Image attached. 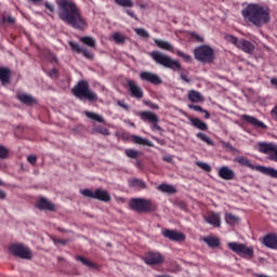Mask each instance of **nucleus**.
Wrapping results in <instances>:
<instances>
[{"mask_svg":"<svg viewBox=\"0 0 277 277\" xmlns=\"http://www.w3.org/2000/svg\"><path fill=\"white\" fill-rule=\"evenodd\" d=\"M181 79L186 82V83H190L192 79L188 78L184 72H180Z\"/></svg>","mask_w":277,"mask_h":277,"instance_id":"obj_55","label":"nucleus"},{"mask_svg":"<svg viewBox=\"0 0 277 277\" xmlns=\"http://www.w3.org/2000/svg\"><path fill=\"white\" fill-rule=\"evenodd\" d=\"M235 162L240 164V167H247L251 170H255L266 176H271L273 179H277V170L272 167H264V166H254L251 163L250 159L245 156H238L235 158Z\"/></svg>","mask_w":277,"mask_h":277,"instance_id":"obj_4","label":"nucleus"},{"mask_svg":"<svg viewBox=\"0 0 277 277\" xmlns=\"http://www.w3.org/2000/svg\"><path fill=\"white\" fill-rule=\"evenodd\" d=\"M226 41L236 47V49L245 52L246 54H252L255 51V45L249 40L238 39L236 36L226 35Z\"/></svg>","mask_w":277,"mask_h":277,"instance_id":"obj_7","label":"nucleus"},{"mask_svg":"<svg viewBox=\"0 0 277 277\" xmlns=\"http://www.w3.org/2000/svg\"><path fill=\"white\" fill-rule=\"evenodd\" d=\"M56 4L58 5V17L61 21L75 29H87L88 24L72 0H56Z\"/></svg>","mask_w":277,"mask_h":277,"instance_id":"obj_1","label":"nucleus"},{"mask_svg":"<svg viewBox=\"0 0 277 277\" xmlns=\"http://www.w3.org/2000/svg\"><path fill=\"white\" fill-rule=\"evenodd\" d=\"M225 220H226L227 224H229V225H235L240 222V217L233 213H226Z\"/></svg>","mask_w":277,"mask_h":277,"instance_id":"obj_36","label":"nucleus"},{"mask_svg":"<svg viewBox=\"0 0 277 277\" xmlns=\"http://www.w3.org/2000/svg\"><path fill=\"white\" fill-rule=\"evenodd\" d=\"M195 58L203 64H211L214 61V50L210 45H200L194 51Z\"/></svg>","mask_w":277,"mask_h":277,"instance_id":"obj_8","label":"nucleus"},{"mask_svg":"<svg viewBox=\"0 0 277 277\" xmlns=\"http://www.w3.org/2000/svg\"><path fill=\"white\" fill-rule=\"evenodd\" d=\"M127 84L129 88V92L131 93V96L136 100H142L144 96V91L140 84L136 83V81L132 79H127Z\"/></svg>","mask_w":277,"mask_h":277,"instance_id":"obj_13","label":"nucleus"},{"mask_svg":"<svg viewBox=\"0 0 277 277\" xmlns=\"http://www.w3.org/2000/svg\"><path fill=\"white\" fill-rule=\"evenodd\" d=\"M242 18L245 22L260 28L271 23V10L268 6L259 3H249L242 9Z\"/></svg>","mask_w":277,"mask_h":277,"instance_id":"obj_2","label":"nucleus"},{"mask_svg":"<svg viewBox=\"0 0 277 277\" xmlns=\"http://www.w3.org/2000/svg\"><path fill=\"white\" fill-rule=\"evenodd\" d=\"M203 241L210 247V248H217L220 247V238L215 237V236H207L203 238Z\"/></svg>","mask_w":277,"mask_h":277,"instance_id":"obj_30","label":"nucleus"},{"mask_svg":"<svg viewBox=\"0 0 277 277\" xmlns=\"http://www.w3.org/2000/svg\"><path fill=\"white\" fill-rule=\"evenodd\" d=\"M126 155L128 158L136 159L138 156H141V153L133 148L126 149Z\"/></svg>","mask_w":277,"mask_h":277,"instance_id":"obj_40","label":"nucleus"},{"mask_svg":"<svg viewBox=\"0 0 277 277\" xmlns=\"http://www.w3.org/2000/svg\"><path fill=\"white\" fill-rule=\"evenodd\" d=\"M192 124L200 131H207L208 124L198 118H190Z\"/></svg>","mask_w":277,"mask_h":277,"instance_id":"obj_33","label":"nucleus"},{"mask_svg":"<svg viewBox=\"0 0 277 277\" xmlns=\"http://www.w3.org/2000/svg\"><path fill=\"white\" fill-rule=\"evenodd\" d=\"M3 21L5 23H8L9 25H13L15 23V17L14 16H11V15H8V16H4L3 17Z\"/></svg>","mask_w":277,"mask_h":277,"instance_id":"obj_48","label":"nucleus"},{"mask_svg":"<svg viewBox=\"0 0 277 277\" xmlns=\"http://www.w3.org/2000/svg\"><path fill=\"white\" fill-rule=\"evenodd\" d=\"M140 78L142 81L148 82L153 85L162 84V79L160 78V76L153 71H141Z\"/></svg>","mask_w":277,"mask_h":277,"instance_id":"obj_12","label":"nucleus"},{"mask_svg":"<svg viewBox=\"0 0 277 277\" xmlns=\"http://www.w3.org/2000/svg\"><path fill=\"white\" fill-rule=\"evenodd\" d=\"M188 100L192 102V103H195V104H199V103H202L205 102V97L202 96V94L197 91V90H190L188 92Z\"/></svg>","mask_w":277,"mask_h":277,"instance_id":"obj_25","label":"nucleus"},{"mask_svg":"<svg viewBox=\"0 0 277 277\" xmlns=\"http://www.w3.org/2000/svg\"><path fill=\"white\" fill-rule=\"evenodd\" d=\"M130 207L132 210L138 213H148L156 211V205L151 199L146 198H133L130 201Z\"/></svg>","mask_w":277,"mask_h":277,"instance_id":"obj_5","label":"nucleus"},{"mask_svg":"<svg viewBox=\"0 0 277 277\" xmlns=\"http://www.w3.org/2000/svg\"><path fill=\"white\" fill-rule=\"evenodd\" d=\"M155 277H172V276L164 274V275H156Z\"/></svg>","mask_w":277,"mask_h":277,"instance_id":"obj_63","label":"nucleus"},{"mask_svg":"<svg viewBox=\"0 0 277 277\" xmlns=\"http://www.w3.org/2000/svg\"><path fill=\"white\" fill-rule=\"evenodd\" d=\"M262 245H264V247L272 249V250H276L277 249V235L274 233H268L264 236V238L262 239Z\"/></svg>","mask_w":277,"mask_h":277,"instance_id":"obj_18","label":"nucleus"},{"mask_svg":"<svg viewBox=\"0 0 277 277\" xmlns=\"http://www.w3.org/2000/svg\"><path fill=\"white\" fill-rule=\"evenodd\" d=\"M219 176L224 181H233L236 177V173L228 166H223L219 170Z\"/></svg>","mask_w":277,"mask_h":277,"instance_id":"obj_20","label":"nucleus"},{"mask_svg":"<svg viewBox=\"0 0 277 277\" xmlns=\"http://www.w3.org/2000/svg\"><path fill=\"white\" fill-rule=\"evenodd\" d=\"M126 12H127V14H128L131 18H133V19H135V21H138L137 16L135 15V13H134L132 10H127Z\"/></svg>","mask_w":277,"mask_h":277,"instance_id":"obj_56","label":"nucleus"},{"mask_svg":"<svg viewBox=\"0 0 277 277\" xmlns=\"http://www.w3.org/2000/svg\"><path fill=\"white\" fill-rule=\"evenodd\" d=\"M16 97L22 104H25L27 106H32L37 104V100L28 93H18Z\"/></svg>","mask_w":277,"mask_h":277,"instance_id":"obj_23","label":"nucleus"},{"mask_svg":"<svg viewBox=\"0 0 277 277\" xmlns=\"http://www.w3.org/2000/svg\"><path fill=\"white\" fill-rule=\"evenodd\" d=\"M258 151L269 155L275 154V160L277 161V145L274 143H258Z\"/></svg>","mask_w":277,"mask_h":277,"instance_id":"obj_15","label":"nucleus"},{"mask_svg":"<svg viewBox=\"0 0 277 277\" xmlns=\"http://www.w3.org/2000/svg\"><path fill=\"white\" fill-rule=\"evenodd\" d=\"M113 40L117 43V44H124L127 41V37L121 35L120 32H116L113 35Z\"/></svg>","mask_w":277,"mask_h":277,"instance_id":"obj_39","label":"nucleus"},{"mask_svg":"<svg viewBox=\"0 0 277 277\" xmlns=\"http://www.w3.org/2000/svg\"><path fill=\"white\" fill-rule=\"evenodd\" d=\"M77 260L80 261L83 265L88 266L89 268L97 269L98 266L94 262L90 261L89 259L78 255Z\"/></svg>","mask_w":277,"mask_h":277,"instance_id":"obj_34","label":"nucleus"},{"mask_svg":"<svg viewBox=\"0 0 277 277\" xmlns=\"http://www.w3.org/2000/svg\"><path fill=\"white\" fill-rule=\"evenodd\" d=\"M118 106L123 108L124 110H129L130 106L121 101H118Z\"/></svg>","mask_w":277,"mask_h":277,"instance_id":"obj_57","label":"nucleus"},{"mask_svg":"<svg viewBox=\"0 0 277 277\" xmlns=\"http://www.w3.org/2000/svg\"><path fill=\"white\" fill-rule=\"evenodd\" d=\"M27 161L31 164V166H35L36 162H37V156L36 155H29L27 157Z\"/></svg>","mask_w":277,"mask_h":277,"instance_id":"obj_49","label":"nucleus"},{"mask_svg":"<svg viewBox=\"0 0 277 277\" xmlns=\"http://www.w3.org/2000/svg\"><path fill=\"white\" fill-rule=\"evenodd\" d=\"M134 31L136 32V35L143 39H148L149 38V34L146 29L144 28H134Z\"/></svg>","mask_w":277,"mask_h":277,"instance_id":"obj_43","label":"nucleus"},{"mask_svg":"<svg viewBox=\"0 0 277 277\" xmlns=\"http://www.w3.org/2000/svg\"><path fill=\"white\" fill-rule=\"evenodd\" d=\"M228 248L238 255L249 258V260L254 256V249L252 247H248L246 243L232 241L228 242Z\"/></svg>","mask_w":277,"mask_h":277,"instance_id":"obj_11","label":"nucleus"},{"mask_svg":"<svg viewBox=\"0 0 277 277\" xmlns=\"http://www.w3.org/2000/svg\"><path fill=\"white\" fill-rule=\"evenodd\" d=\"M9 157V149L0 144V159L5 160Z\"/></svg>","mask_w":277,"mask_h":277,"instance_id":"obj_44","label":"nucleus"},{"mask_svg":"<svg viewBox=\"0 0 277 277\" xmlns=\"http://www.w3.org/2000/svg\"><path fill=\"white\" fill-rule=\"evenodd\" d=\"M197 137H198L199 140H201L202 142L207 143L209 146H214V142H213L212 138H211L209 135H207L206 133L199 132V133H197Z\"/></svg>","mask_w":277,"mask_h":277,"instance_id":"obj_38","label":"nucleus"},{"mask_svg":"<svg viewBox=\"0 0 277 277\" xmlns=\"http://www.w3.org/2000/svg\"><path fill=\"white\" fill-rule=\"evenodd\" d=\"M241 119L242 121L255 127V128H260L262 130H266L267 129V126L259 120L258 118H255L254 116H250V115H242L241 116Z\"/></svg>","mask_w":277,"mask_h":277,"instance_id":"obj_19","label":"nucleus"},{"mask_svg":"<svg viewBox=\"0 0 277 277\" xmlns=\"http://www.w3.org/2000/svg\"><path fill=\"white\" fill-rule=\"evenodd\" d=\"M140 117H141L142 121H144V122L154 123V122L160 121L159 117L150 110L141 111Z\"/></svg>","mask_w":277,"mask_h":277,"instance_id":"obj_22","label":"nucleus"},{"mask_svg":"<svg viewBox=\"0 0 277 277\" xmlns=\"http://www.w3.org/2000/svg\"><path fill=\"white\" fill-rule=\"evenodd\" d=\"M158 190L163 193V194H169V195H173V194H176L177 193V189L171 185V184H160L158 186Z\"/></svg>","mask_w":277,"mask_h":277,"instance_id":"obj_27","label":"nucleus"},{"mask_svg":"<svg viewBox=\"0 0 277 277\" xmlns=\"http://www.w3.org/2000/svg\"><path fill=\"white\" fill-rule=\"evenodd\" d=\"M258 277H271V276L265 275V274H258Z\"/></svg>","mask_w":277,"mask_h":277,"instance_id":"obj_64","label":"nucleus"},{"mask_svg":"<svg viewBox=\"0 0 277 277\" xmlns=\"http://www.w3.org/2000/svg\"><path fill=\"white\" fill-rule=\"evenodd\" d=\"M80 42L83 43L84 45L95 49L96 48V41L92 37H81Z\"/></svg>","mask_w":277,"mask_h":277,"instance_id":"obj_35","label":"nucleus"},{"mask_svg":"<svg viewBox=\"0 0 277 277\" xmlns=\"http://www.w3.org/2000/svg\"><path fill=\"white\" fill-rule=\"evenodd\" d=\"M273 115H275V117H277V106H275V108H273Z\"/></svg>","mask_w":277,"mask_h":277,"instance_id":"obj_62","label":"nucleus"},{"mask_svg":"<svg viewBox=\"0 0 277 277\" xmlns=\"http://www.w3.org/2000/svg\"><path fill=\"white\" fill-rule=\"evenodd\" d=\"M5 198H6L5 192L0 189V200H4Z\"/></svg>","mask_w":277,"mask_h":277,"instance_id":"obj_58","label":"nucleus"},{"mask_svg":"<svg viewBox=\"0 0 277 277\" xmlns=\"http://www.w3.org/2000/svg\"><path fill=\"white\" fill-rule=\"evenodd\" d=\"M145 104H146L150 109H155V110H158V109H159V105H158V104H154V103L150 102V101L145 102Z\"/></svg>","mask_w":277,"mask_h":277,"instance_id":"obj_51","label":"nucleus"},{"mask_svg":"<svg viewBox=\"0 0 277 277\" xmlns=\"http://www.w3.org/2000/svg\"><path fill=\"white\" fill-rule=\"evenodd\" d=\"M45 9L50 12V13H54L55 11V6L54 4L50 3V2H45Z\"/></svg>","mask_w":277,"mask_h":277,"instance_id":"obj_50","label":"nucleus"},{"mask_svg":"<svg viewBox=\"0 0 277 277\" xmlns=\"http://www.w3.org/2000/svg\"><path fill=\"white\" fill-rule=\"evenodd\" d=\"M188 108L189 109H193L197 113H202V114H206L205 118L206 119H210V114L208 110L203 109L200 105H194V104H189L188 105Z\"/></svg>","mask_w":277,"mask_h":277,"instance_id":"obj_37","label":"nucleus"},{"mask_svg":"<svg viewBox=\"0 0 277 277\" xmlns=\"http://www.w3.org/2000/svg\"><path fill=\"white\" fill-rule=\"evenodd\" d=\"M192 38L195 39L197 42H203V38L198 34L193 32Z\"/></svg>","mask_w":277,"mask_h":277,"instance_id":"obj_54","label":"nucleus"},{"mask_svg":"<svg viewBox=\"0 0 277 277\" xmlns=\"http://www.w3.org/2000/svg\"><path fill=\"white\" fill-rule=\"evenodd\" d=\"M115 2L121 8H133L134 3L132 0H115Z\"/></svg>","mask_w":277,"mask_h":277,"instance_id":"obj_41","label":"nucleus"},{"mask_svg":"<svg viewBox=\"0 0 277 277\" xmlns=\"http://www.w3.org/2000/svg\"><path fill=\"white\" fill-rule=\"evenodd\" d=\"M177 56L183 58L186 63L193 62V57L190 55L186 54L185 52L177 51Z\"/></svg>","mask_w":277,"mask_h":277,"instance_id":"obj_46","label":"nucleus"},{"mask_svg":"<svg viewBox=\"0 0 277 277\" xmlns=\"http://www.w3.org/2000/svg\"><path fill=\"white\" fill-rule=\"evenodd\" d=\"M206 222L214 227L221 226V215L219 213L212 212L206 216Z\"/></svg>","mask_w":277,"mask_h":277,"instance_id":"obj_24","label":"nucleus"},{"mask_svg":"<svg viewBox=\"0 0 277 277\" xmlns=\"http://www.w3.org/2000/svg\"><path fill=\"white\" fill-rule=\"evenodd\" d=\"M72 93L79 100H88L90 102L96 101V93L90 90V85L87 81H79L78 84L72 89Z\"/></svg>","mask_w":277,"mask_h":277,"instance_id":"obj_6","label":"nucleus"},{"mask_svg":"<svg viewBox=\"0 0 277 277\" xmlns=\"http://www.w3.org/2000/svg\"><path fill=\"white\" fill-rule=\"evenodd\" d=\"M163 261H164V256L157 251H149L146 253L144 258V262L147 265H159V264H162Z\"/></svg>","mask_w":277,"mask_h":277,"instance_id":"obj_14","label":"nucleus"},{"mask_svg":"<svg viewBox=\"0 0 277 277\" xmlns=\"http://www.w3.org/2000/svg\"><path fill=\"white\" fill-rule=\"evenodd\" d=\"M67 240L65 239H57L56 240V243H60V245H66Z\"/></svg>","mask_w":277,"mask_h":277,"instance_id":"obj_60","label":"nucleus"},{"mask_svg":"<svg viewBox=\"0 0 277 277\" xmlns=\"http://www.w3.org/2000/svg\"><path fill=\"white\" fill-rule=\"evenodd\" d=\"M222 146L230 153H238V149L228 142L222 141Z\"/></svg>","mask_w":277,"mask_h":277,"instance_id":"obj_45","label":"nucleus"},{"mask_svg":"<svg viewBox=\"0 0 277 277\" xmlns=\"http://www.w3.org/2000/svg\"><path fill=\"white\" fill-rule=\"evenodd\" d=\"M9 251L12 255L19 258L22 260H31L32 259V252L29 249V247H27L21 242L12 243L9 247Z\"/></svg>","mask_w":277,"mask_h":277,"instance_id":"obj_9","label":"nucleus"},{"mask_svg":"<svg viewBox=\"0 0 277 277\" xmlns=\"http://www.w3.org/2000/svg\"><path fill=\"white\" fill-rule=\"evenodd\" d=\"M69 45L72 50V52H76L78 54H82L87 60H93L94 54L88 50L87 48H82L79 45V43L69 41Z\"/></svg>","mask_w":277,"mask_h":277,"instance_id":"obj_17","label":"nucleus"},{"mask_svg":"<svg viewBox=\"0 0 277 277\" xmlns=\"http://www.w3.org/2000/svg\"><path fill=\"white\" fill-rule=\"evenodd\" d=\"M155 44L163 51H173V45L169 41L155 39Z\"/></svg>","mask_w":277,"mask_h":277,"instance_id":"obj_31","label":"nucleus"},{"mask_svg":"<svg viewBox=\"0 0 277 277\" xmlns=\"http://www.w3.org/2000/svg\"><path fill=\"white\" fill-rule=\"evenodd\" d=\"M84 115L87 116V118H89V119H91L93 121H96V122H100V123H105V119L100 114L85 110Z\"/></svg>","mask_w":277,"mask_h":277,"instance_id":"obj_32","label":"nucleus"},{"mask_svg":"<svg viewBox=\"0 0 277 277\" xmlns=\"http://www.w3.org/2000/svg\"><path fill=\"white\" fill-rule=\"evenodd\" d=\"M158 123H159V121L151 122L153 131H161V127Z\"/></svg>","mask_w":277,"mask_h":277,"instance_id":"obj_53","label":"nucleus"},{"mask_svg":"<svg viewBox=\"0 0 277 277\" xmlns=\"http://www.w3.org/2000/svg\"><path fill=\"white\" fill-rule=\"evenodd\" d=\"M80 194L87 198L100 200L103 202H109L111 197L110 194L102 188H97L94 192L90 188L81 189Z\"/></svg>","mask_w":277,"mask_h":277,"instance_id":"obj_10","label":"nucleus"},{"mask_svg":"<svg viewBox=\"0 0 277 277\" xmlns=\"http://www.w3.org/2000/svg\"><path fill=\"white\" fill-rule=\"evenodd\" d=\"M129 186L131 188L145 189L146 183L143 180L135 177V179L129 180Z\"/></svg>","mask_w":277,"mask_h":277,"instance_id":"obj_29","label":"nucleus"},{"mask_svg":"<svg viewBox=\"0 0 277 277\" xmlns=\"http://www.w3.org/2000/svg\"><path fill=\"white\" fill-rule=\"evenodd\" d=\"M150 57L156 62V64L164 68L171 69L173 71L182 70V64L179 61L173 60L172 57L161 53L160 51H153L150 53Z\"/></svg>","mask_w":277,"mask_h":277,"instance_id":"obj_3","label":"nucleus"},{"mask_svg":"<svg viewBox=\"0 0 277 277\" xmlns=\"http://www.w3.org/2000/svg\"><path fill=\"white\" fill-rule=\"evenodd\" d=\"M95 131L104 136H109L110 134L107 128L95 127Z\"/></svg>","mask_w":277,"mask_h":277,"instance_id":"obj_47","label":"nucleus"},{"mask_svg":"<svg viewBox=\"0 0 277 277\" xmlns=\"http://www.w3.org/2000/svg\"><path fill=\"white\" fill-rule=\"evenodd\" d=\"M132 142L136 145H143V146H148V147L154 146V144L149 140L144 138V137L138 136V135H132Z\"/></svg>","mask_w":277,"mask_h":277,"instance_id":"obj_28","label":"nucleus"},{"mask_svg":"<svg viewBox=\"0 0 277 277\" xmlns=\"http://www.w3.org/2000/svg\"><path fill=\"white\" fill-rule=\"evenodd\" d=\"M57 75H58V71H57L56 68H53V69L50 70V72H49V76H50V78H52V79H57Z\"/></svg>","mask_w":277,"mask_h":277,"instance_id":"obj_52","label":"nucleus"},{"mask_svg":"<svg viewBox=\"0 0 277 277\" xmlns=\"http://www.w3.org/2000/svg\"><path fill=\"white\" fill-rule=\"evenodd\" d=\"M196 164L205 172L210 173L212 171V167L208 162L197 161Z\"/></svg>","mask_w":277,"mask_h":277,"instance_id":"obj_42","label":"nucleus"},{"mask_svg":"<svg viewBox=\"0 0 277 277\" xmlns=\"http://www.w3.org/2000/svg\"><path fill=\"white\" fill-rule=\"evenodd\" d=\"M10 78H11V71L10 68L8 67H1L0 68V81L3 85L10 83Z\"/></svg>","mask_w":277,"mask_h":277,"instance_id":"obj_26","label":"nucleus"},{"mask_svg":"<svg viewBox=\"0 0 277 277\" xmlns=\"http://www.w3.org/2000/svg\"><path fill=\"white\" fill-rule=\"evenodd\" d=\"M37 208L39 210L51 211V212L56 210V206L52 201L43 197L40 198V200L37 202Z\"/></svg>","mask_w":277,"mask_h":277,"instance_id":"obj_21","label":"nucleus"},{"mask_svg":"<svg viewBox=\"0 0 277 277\" xmlns=\"http://www.w3.org/2000/svg\"><path fill=\"white\" fill-rule=\"evenodd\" d=\"M271 84H273L275 88H277V78L271 79Z\"/></svg>","mask_w":277,"mask_h":277,"instance_id":"obj_59","label":"nucleus"},{"mask_svg":"<svg viewBox=\"0 0 277 277\" xmlns=\"http://www.w3.org/2000/svg\"><path fill=\"white\" fill-rule=\"evenodd\" d=\"M163 160L167 161V162H171L172 161V157L171 156L164 157Z\"/></svg>","mask_w":277,"mask_h":277,"instance_id":"obj_61","label":"nucleus"},{"mask_svg":"<svg viewBox=\"0 0 277 277\" xmlns=\"http://www.w3.org/2000/svg\"><path fill=\"white\" fill-rule=\"evenodd\" d=\"M163 236L172 241L180 242L186 239L184 233L166 228L162 232Z\"/></svg>","mask_w":277,"mask_h":277,"instance_id":"obj_16","label":"nucleus"}]
</instances>
